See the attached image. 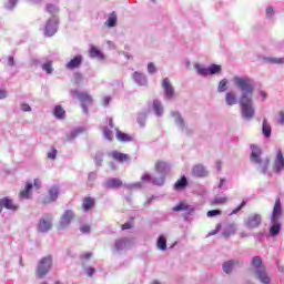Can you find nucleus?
I'll return each instance as SVG.
<instances>
[{"instance_id":"603ef678","label":"nucleus","mask_w":284,"mask_h":284,"mask_svg":"<svg viewBox=\"0 0 284 284\" xmlns=\"http://www.w3.org/2000/svg\"><path fill=\"white\" fill-rule=\"evenodd\" d=\"M21 110H22V112H32V108L28 103H22Z\"/></svg>"},{"instance_id":"1a4fd4ad","label":"nucleus","mask_w":284,"mask_h":284,"mask_svg":"<svg viewBox=\"0 0 284 284\" xmlns=\"http://www.w3.org/2000/svg\"><path fill=\"white\" fill-rule=\"evenodd\" d=\"M50 230H52V215L45 214L41 217L38 224V232L45 234L47 232H50Z\"/></svg>"},{"instance_id":"393cba45","label":"nucleus","mask_w":284,"mask_h":284,"mask_svg":"<svg viewBox=\"0 0 284 284\" xmlns=\"http://www.w3.org/2000/svg\"><path fill=\"white\" fill-rule=\"evenodd\" d=\"M174 121H175V124L180 128V130H185V121L183 120V116H181V113L176 112V111H173L171 112Z\"/></svg>"},{"instance_id":"dca6fc26","label":"nucleus","mask_w":284,"mask_h":284,"mask_svg":"<svg viewBox=\"0 0 284 284\" xmlns=\"http://www.w3.org/2000/svg\"><path fill=\"white\" fill-rule=\"evenodd\" d=\"M106 190H119L123 185V181L118 178H110L103 183Z\"/></svg>"},{"instance_id":"f03ea898","label":"nucleus","mask_w":284,"mask_h":284,"mask_svg":"<svg viewBox=\"0 0 284 284\" xmlns=\"http://www.w3.org/2000/svg\"><path fill=\"white\" fill-rule=\"evenodd\" d=\"M252 267L254 268V275L257 281L262 284H270L272 280L270 275H267V271L265 270V265H263V260L261 256H254L251 262Z\"/></svg>"},{"instance_id":"864d4df0","label":"nucleus","mask_w":284,"mask_h":284,"mask_svg":"<svg viewBox=\"0 0 284 284\" xmlns=\"http://www.w3.org/2000/svg\"><path fill=\"white\" fill-rule=\"evenodd\" d=\"M129 187L130 190H134V189L141 190V187H143V184L141 182H136L131 184Z\"/></svg>"},{"instance_id":"4be33fe9","label":"nucleus","mask_w":284,"mask_h":284,"mask_svg":"<svg viewBox=\"0 0 284 284\" xmlns=\"http://www.w3.org/2000/svg\"><path fill=\"white\" fill-rule=\"evenodd\" d=\"M193 176H197L202 179L203 176H207V170L203 166V164H197L192 168Z\"/></svg>"},{"instance_id":"c85d7f7f","label":"nucleus","mask_w":284,"mask_h":284,"mask_svg":"<svg viewBox=\"0 0 284 284\" xmlns=\"http://www.w3.org/2000/svg\"><path fill=\"white\" fill-rule=\"evenodd\" d=\"M83 132H85L84 128H78V129L71 131L67 135V141H74V139H77V136H79V134H83Z\"/></svg>"},{"instance_id":"5fc2aeb1","label":"nucleus","mask_w":284,"mask_h":284,"mask_svg":"<svg viewBox=\"0 0 284 284\" xmlns=\"http://www.w3.org/2000/svg\"><path fill=\"white\" fill-rule=\"evenodd\" d=\"M48 159H51L52 161H54V159H57V150L53 149L51 152L48 153Z\"/></svg>"},{"instance_id":"680f3d73","label":"nucleus","mask_w":284,"mask_h":284,"mask_svg":"<svg viewBox=\"0 0 284 284\" xmlns=\"http://www.w3.org/2000/svg\"><path fill=\"white\" fill-rule=\"evenodd\" d=\"M33 186L36 187V190H40L41 189V180L36 179L33 182Z\"/></svg>"},{"instance_id":"5701e85b","label":"nucleus","mask_w":284,"mask_h":284,"mask_svg":"<svg viewBox=\"0 0 284 284\" xmlns=\"http://www.w3.org/2000/svg\"><path fill=\"white\" fill-rule=\"evenodd\" d=\"M241 263L243 262H240L236 260H230L222 265V270L223 272H225V274H231L232 270H234V265H241Z\"/></svg>"},{"instance_id":"a19ab883","label":"nucleus","mask_w":284,"mask_h":284,"mask_svg":"<svg viewBox=\"0 0 284 284\" xmlns=\"http://www.w3.org/2000/svg\"><path fill=\"white\" fill-rule=\"evenodd\" d=\"M90 57L91 59H103V53L95 47H92L90 49Z\"/></svg>"},{"instance_id":"ea45409f","label":"nucleus","mask_w":284,"mask_h":284,"mask_svg":"<svg viewBox=\"0 0 284 284\" xmlns=\"http://www.w3.org/2000/svg\"><path fill=\"white\" fill-rule=\"evenodd\" d=\"M45 12H49V14H52V17H54L59 13V7H57V4L48 3L45 6Z\"/></svg>"},{"instance_id":"2f4dec72","label":"nucleus","mask_w":284,"mask_h":284,"mask_svg":"<svg viewBox=\"0 0 284 284\" xmlns=\"http://www.w3.org/2000/svg\"><path fill=\"white\" fill-rule=\"evenodd\" d=\"M153 110L156 116H163V104L159 100L153 101Z\"/></svg>"},{"instance_id":"aec40b11","label":"nucleus","mask_w":284,"mask_h":284,"mask_svg":"<svg viewBox=\"0 0 284 284\" xmlns=\"http://www.w3.org/2000/svg\"><path fill=\"white\" fill-rule=\"evenodd\" d=\"M173 212H185L192 214L194 212V206L186 204L185 202H180L173 207Z\"/></svg>"},{"instance_id":"412c9836","label":"nucleus","mask_w":284,"mask_h":284,"mask_svg":"<svg viewBox=\"0 0 284 284\" xmlns=\"http://www.w3.org/2000/svg\"><path fill=\"white\" fill-rule=\"evenodd\" d=\"M83 63V57L77 55L65 65L67 70H77Z\"/></svg>"},{"instance_id":"e433bc0d","label":"nucleus","mask_w":284,"mask_h":284,"mask_svg":"<svg viewBox=\"0 0 284 284\" xmlns=\"http://www.w3.org/2000/svg\"><path fill=\"white\" fill-rule=\"evenodd\" d=\"M158 248L162 252H165L168 250V240L165 239V236L161 235L158 239Z\"/></svg>"},{"instance_id":"7c9ffc66","label":"nucleus","mask_w":284,"mask_h":284,"mask_svg":"<svg viewBox=\"0 0 284 284\" xmlns=\"http://www.w3.org/2000/svg\"><path fill=\"white\" fill-rule=\"evenodd\" d=\"M226 104L229 105H236L239 103V99H236V93L227 92L225 97Z\"/></svg>"},{"instance_id":"bf43d9fd","label":"nucleus","mask_w":284,"mask_h":284,"mask_svg":"<svg viewBox=\"0 0 284 284\" xmlns=\"http://www.w3.org/2000/svg\"><path fill=\"white\" fill-rule=\"evenodd\" d=\"M217 232H221V224H217L215 230L209 233V236H214V234H217Z\"/></svg>"},{"instance_id":"58836bf2","label":"nucleus","mask_w":284,"mask_h":284,"mask_svg":"<svg viewBox=\"0 0 284 284\" xmlns=\"http://www.w3.org/2000/svg\"><path fill=\"white\" fill-rule=\"evenodd\" d=\"M105 26L108 28H114V26H116V13H114V12L110 13V16L105 22Z\"/></svg>"},{"instance_id":"e2e57ef3","label":"nucleus","mask_w":284,"mask_h":284,"mask_svg":"<svg viewBox=\"0 0 284 284\" xmlns=\"http://www.w3.org/2000/svg\"><path fill=\"white\" fill-rule=\"evenodd\" d=\"M277 123H280V125H284V112L283 111L280 112V119L277 120Z\"/></svg>"},{"instance_id":"4d7b16f0","label":"nucleus","mask_w":284,"mask_h":284,"mask_svg":"<svg viewBox=\"0 0 284 284\" xmlns=\"http://www.w3.org/2000/svg\"><path fill=\"white\" fill-rule=\"evenodd\" d=\"M82 234H90V226L89 225H83L80 227Z\"/></svg>"},{"instance_id":"c9c22d12","label":"nucleus","mask_w":284,"mask_h":284,"mask_svg":"<svg viewBox=\"0 0 284 284\" xmlns=\"http://www.w3.org/2000/svg\"><path fill=\"white\" fill-rule=\"evenodd\" d=\"M82 207H83L84 212H88L89 210H92V207H94V199L85 197L83 200Z\"/></svg>"},{"instance_id":"8fccbe9b","label":"nucleus","mask_w":284,"mask_h":284,"mask_svg":"<svg viewBox=\"0 0 284 284\" xmlns=\"http://www.w3.org/2000/svg\"><path fill=\"white\" fill-rule=\"evenodd\" d=\"M145 119H146L145 113H140L138 115V123H139V125H141V128H143V125H145Z\"/></svg>"},{"instance_id":"ddd939ff","label":"nucleus","mask_w":284,"mask_h":284,"mask_svg":"<svg viewBox=\"0 0 284 284\" xmlns=\"http://www.w3.org/2000/svg\"><path fill=\"white\" fill-rule=\"evenodd\" d=\"M273 171L276 174H281V172H284V156L283 152L281 150L277 151L276 158L273 165Z\"/></svg>"},{"instance_id":"4468645a","label":"nucleus","mask_w":284,"mask_h":284,"mask_svg":"<svg viewBox=\"0 0 284 284\" xmlns=\"http://www.w3.org/2000/svg\"><path fill=\"white\" fill-rule=\"evenodd\" d=\"M142 181H146L148 183H152L153 185H164L165 184V175L160 174L159 176H153L150 174L142 175Z\"/></svg>"},{"instance_id":"a878e982","label":"nucleus","mask_w":284,"mask_h":284,"mask_svg":"<svg viewBox=\"0 0 284 284\" xmlns=\"http://www.w3.org/2000/svg\"><path fill=\"white\" fill-rule=\"evenodd\" d=\"M262 134L266 139H270L272 136V125H270V122L267 121V119L263 120V123H262Z\"/></svg>"},{"instance_id":"69168bd1","label":"nucleus","mask_w":284,"mask_h":284,"mask_svg":"<svg viewBox=\"0 0 284 284\" xmlns=\"http://www.w3.org/2000/svg\"><path fill=\"white\" fill-rule=\"evenodd\" d=\"M273 14H274V8L268 7V8L266 9V17H272Z\"/></svg>"},{"instance_id":"de8ad7c7","label":"nucleus","mask_w":284,"mask_h":284,"mask_svg":"<svg viewBox=\"0 0 284 284\" xmlns=\"http://www.w3.org/2000/svg\"><path fill=\"white\" fill-rule=\"evenodd\" d=\"M206 216L209 219H214V216H221V210H211L207 211Z\"/></svg>"},{"instance_id":"338daca9","label":"nucleus","mask_w":284,"mask_h":284,"mask_svg":"<svg viewBox=\"0 0 284 284\" xmlns=\"http://www.w3.org/2000/svg\"><path fill=\"white\" fill-rule=\"evenodd\" d=\"M97 179V173L91 172L89 173V181H94Z\"/></svg>"},{"instance_id":"0e129e2a","label":"nucleus","mask_w":284,"mask_h":284,"mask_svg":"<svg viewBox=\"0 0 284 284\" xmlns=\"http://www.w3.org/2000/svg\"><path fill=\"white\" fill-rule=\"evenodd\" d=\"M8 65H9L10 68L14 67V57L10 55V57L8 58Z\"/></svg>"},{"instance_id":"6e6552de","label":"nucleus","mask_w":284,"mask_h":284,"mask_svg":"<svg viewBox=\"0 0 284 284\" xmlns=\"http://www.w3.org/2000/svg\"><path fill=\"white\" fill-rule=\"evenodd\" d=\"M57 30H59V18H57V16H52L44 27V37H54V34H57Z\"/></svg>"},{"instance_id":"0eeeda50","label":"nucleus","mask_w":284,"mask_h":284,"mask_svg":"<svg viewBox=\"0 0 284 284\" xmlns=\"http://www.w3.org/2000/svg\"><path fill=\"white\" fill-rule=\"evenodd\" d=\"M73 97H77L81 102V108L84 114H88V105H92V95L87 92H80L78 90L73 91Z\"/></svg>"},{"instance_id":"6e6d98bb","label":"nucleus","mask_w":284,"mask_h":284,"mask_svg":"<svg viewBox=\"0 0 284 284\" xmlns=\"http://www.w3.org/2000/svg\"><path fill=\"white\" fill-rule=\"evenodd\" d=\"M17 3H18V0H9L7 8L9 10H12V8H14V6H17Z\"/></svg>"},{"instance_id":"2eb2a0df","label":"nucleus","mask_w":284,"mask_h":284,"mask_svg":"<svg viewBox=\"0 0 284 284\" xmlns=\"http://www.w3.org/2000/svg\"><path fill=\"white\" fill-rule=\"evenodd\" d=\"M261 222H262L261 215L252 214L246 219L245 225L248 227V230H254V227H258V225H261Z\"/></svg>"},{"instance_id":"9d476101","label":"nucleus","mask_w":284,"mask_h":284,"mask_svg":"<svg viewBox=\"0 0 284 284\" xmlns=\"http://www.w3.org/2000/svg\"><path fill=\"white\" fill-rule=\"evenodd\" d=\"M74 220V211L67 210L60 217V230H65L69 227L70 223Z\"/></svg>"},{"instance_id":"a211bd4d","label":"nucleus","mask_w":284,"mask_h":284,"mask_svg":"<svg viewBox=\"0 0 284 284\" xmlns=\"http://www.w3.org/2000/svg\"><path fill=\"white\" fill-rule=\"evenodd\" d=\"M235 234H236V224L231 223V224L224 225L222 230V236L224 239H230V236H234Z\"/></svg>"},{"instance_id":"a18cd8bd","label":"nucleus","mask_w":284,"mask_h":284,"mask_svg":"<svg viewBox=\"0 0 284 284\" xmlns=\"http://www.w3.org/2000/svg\"><path fill=\"white\" fill-rule=\"evenodd\" d=\"M103 135H104V139H106V141H112L114 139V134H112V132L110 131V128L108 126L103 129Z\"/></svg>"},{"instance_id":"f3484780","label":"nucleus","mask_w":284,"mask_h":284,"mask_svg":"<svg viewBox=\"0 0 284 284\" xmlns=\"http://www.w3.org/2000/svg\"><path fill=\"white\" fill-rule=\"evenodd\" d=\"M132 79L134 83H136V85H140V87L148 85V77H145V74H143L142 72L135 71L132 74Z\"/></svg>"},{"instance_id":"f8f14e48","label":"nucleus","mask_w":284,"mask_h":284,"mask_svg":"<svg viewBox=\"0 0 284 284\" xmlns=\"http://www.w3.org/2000/svg\"><path fill=\"white\" fill-rule=\"evenodd\" d=\"M162 88L164 90L165 99L168 101H171V99H174V87L172 85V82H170V78L163 79Z\"/></svg>"},{"instance_id":"09e8293b","label":"nucleus","mask_w":284,"mask_h":284,"mask_svg":"<svg viewBox=\"0 0 284 284\" xmlns=\"http://www.w3.org/2000/svg\"><path fill=\"white\" fill-rule=\"evenodd\" d=\"M244 205H247V202L245 200H243L242 203L231 212V216L234 214H239V212L243 210Z\"/></svg>"},{"instance_id":"7ed1b4c3","label":"nucleus","mask_w":284,"mask_h":284,"mask_svg":"<svg viewBox=\"0 0 284 284\" xmlns=\"http://www.w3.org/2000/svg\"><path fill=\"white\" fill-rule=\"evenodd\" d=\"M282 214H283V209L281 207V199H276L272 217H271V223H272V226L270 229L271 236H278V234L281 233V223H278V221L281 220Z\"/></svg>"},{"instance_id":"052dcab7","label":"nucleus","mask_w":284,"mask_h":284,"mask_svg":"<svg viewBox=\"0 0 284 284\" xmlns=\"http://www.w3.org/2000/svg\"><path fill=\"white\" fill-rule=\"evenodd\" d=\"M85 272H87V275L94 276L95 270L94 267H87Z\"/></svg>"},{"instance_id":"9b49d317","label":"nucleus","mask_w":284,"mask_h":284,"mask_svg":"<svg viewBox=\"0 0 284 284\" xmlns=\"http://www.w3.org/2000/svg\"><path fill=\"white\" fill-rule=\"evenodd\" d=\"M132 247V241L128 237L118 239L114 242L115 252H123V250H130Z\"/></svg>"},{"instance_id":"473e14b6","label":"nucleus","mask_w":284,"mask_h":284,"mask_svg":"<svg viewBox=\"0 0 284 284\" xmlns=\"http://www.w3.org/2000/svg\"><path fill=\"white\" fill-rule=\"evenodd\" d=\"M53 114L55 116V119H65V110H63V106L61 105H55L54 110H53Z\"/></svg>"},{"instance_id":"49530a36","label":"nucleus","mask_w":284,"mask_h":284,"mask_svg":"<svg viewBox=\"0 0 284 284\" xmlns=\"http://www.w3.org/2000/svg\"><path fill=\"white\" fill-rule=\"evenodd\" d=\"M227 90V79H223L217 87V92H225Z\"/></svg>"},{"instance_id":"cd10ccee","label":"nucleus","mask_w":284,"mask_h":284,"mask_svg":"<svg viewBox=\"0 0 284 284\" xmlns=\"http://www.w3.org/2000/svg\"><path fill=\"white\" fill-rule=\"evenodd\" d=\"M264 63L268 64H277V65H283L284 64V58H274V57H263Z\"/></svg>"},{"instance_id":"6ab92c4d","label":"nucleus","mask_w":284,"mask_h":284,"mask_svg":"<svg viewBox=\"0 0 284 284\" xmlns=\"http://www.w3.org/2000/svg\"><path fill=\"white\" fill-rule=\"evenodd\" d=\"M155 170L158 174H162V176H168L170 172V164L168 162L159 161L155 164Z\"/></svg>"},{"instance_id":"774afa93","label":"nucleus","mask_w":284,"mask_h":284,"mask_svg":"<svg viewBox=\"0 0 284 284\" xmlns=\"http://www.w3.org/2000/svg\"><path fill=\"white\" fill-rule=\"evenodd\" d=\"M8 97V92L6 90H0V99H6Z\"/></svg>"},{"instance_id":"20e7f679","label":"nucleus","mask_w":284,"mask_h":284,"mask_svg":"<svg viewBox=\"0 0 284 284\" xmlns=\"http://www.w3.org/2000/svg\"><path fill=\"white\" fill-rule=\"evenodd\" d=\"M251 163H255V165H258L262 174H265L267 172V166L270 165V159H262L261 158V148L256 145H251Z\"/></svg>"},{"instance_id":"f704fd0d","label":"nucleus","mask_w":284,"mask_h":284,"mask_svg":"<svg viewBox=\"0 0 284 284\" xmlns=\"http://www.w3.org/2000/svg\"><path fill=\"white\" fill-rule=\"evenodd\" d=\"M32 183H27L26 190L20 192V199H30V195L32 194Z\"/></svg>"},{"instance_id":"423d86ee","label":"nucleus","mask_w":284,"mask_h":284,"mask_svg":"<svg viewBox=\"0 0 284 284\" xmlns=\"http://www.w3.org/2000/svg\"><path fill=\"white\" fill-rule=\"evenodd\" d=\"M195 70L201 77H210V74H219V72H221V65L212 64L205 68L202 64H195Z\"/></svg>"},{"instance_id":"79ce46f5","label":"nucleus","mask_w":284,"mask_h":284,"mask_svg":"<svg viewBox=\"0 0 284 284\" xmlns=\"http://www.w3.org/2000/svg\"><path fill=\"white\" fill-rule=\"evenodd\" d=\"M226 202V196H215L214 200L211 202V205H225Z\"/></svg>"},{"instance_id":"4c0bfd02","label":"nucleus","mask_w":284,"mask_h":284,"mask_svg":"<svg viewBox=\"0 0 284 284\" xmlns=\"http://www.w3.org/2000/svg\"><path fill=\"white\" fill-rule=\"evenodd\" d=\"M2 207H6L7 210H17V205H14V202L9 197L2 199Z\"/></svg>"},{"instance_id":"72a5a7b5","label":"nucleus","mask_w":284,"mask_h":284,"mask_svg":"<svg viewBox=\"0 0 284 284\" xmlns=\"http://www.w3.org/2000/svg\"><path fill=\"white\" fill-rule=\"evenodd\" d=\"M184 187H187V178L183 175L180 180H178L174 184L175 190H184Z\"/></svg>"},{"instance_id":"37998d69","label":"nucleus","mask_w":284,"mask_h":284,"mask_svg":"<svg viewBox=\"0 0 284 284\" xmlns=\"http://www.w3.org/2000/svg\"><path fill=\"white\" fill-rule=\"evenodd\" d=\"M93 159L97 168H101L103 164V152H97Z\"/></svg>"},{"instance_id":"c756f323","label":"nucleus","mask_w":284,"mask_h":284,"mask_svg":"<svg viewBox=\"0 0 284 284\" xmlns=\"http://www.w3.org/2000/svg\"><path fill=\"white\" fill-rule=\"evenodd\" d=\"M112 158L115 161H119L120 163H123V161H130V155H128L125 153L118 152V151H114L112 153Z\"/></svg>"},{"instance_id":"13d9d810","label":"nucleus","mask_w":284,"mask_h":284,"mask_svg":"<svg viewBox=\"0 0 284 284\" xmlns=\"http://www.w3.org/2000/svg\"><path fill=\"white\" fill-rule=\"evenodd\" d=\"M110 101H112L111 97H104L103 99V105L104 108H108V105H110Z\"/></svg>"},{"instance_id":"c03bdc74","label":"nucleus","mask_w":284,"mask_h":284,"mask_svg":"<svg viewBox=\"0 0 284 284\" xmlns=\"http://www.w3.org/2000/svg\"><path fill=\"white\" fill-rule=\"evenodd\" d=\"M42 70L47 72V74H52L54 69L52 68V61H48L47 63L42 64Z\"/></svg>"},{"instance_id":"f257e3e1","label":"nucleus","mask_w":284,"mask_h":284,"mask_svg":"<svg viewBox=\"0 0 284 284\" xmlns=\"http://www.w3.org/2000/svg\"><path fill=\"white\" fill-rule=\"evenodd\" d=\"M233 83L240 90V110L241 116L245 121H252L256 110L254 109V80L247 77H235Z\"/></svg>"},{"instance_id":"b1692460","label":"nucleus","mask_w":284,"mask_h":284,"mask_svg":"<svg viewBox=\"0 0 284 284\" xmlns=\"http://www.w3.org/2000/svg\"><path fill=\"white\" fill-rule=\"evenodd\" d=\"M59 199V186L54 185L49 190V197L44 201V203H54Z\"/></svg>"},{"instance_id":"39448f33","label":"nucleus","mask_w":284,"mask_h":284,"mask_svg":"<svg viewBox=\"0 0 284 284\" xmlns=\"http://www.w3.org/2000/svg\"><path fill=\"white\" fill-rule=\"evenodd\" d=\"M52 255H47L39 261L37 267V275L39 276V278H43V276L50 273V271L52 270Z\"/></svg>"},{"instance_id":"bb28decb","label":"nucleus","mask_w":284,"mask_h":284,"mask_svg":"<svg viewBox=\"0 0 284 284\" xmlns=\"http://www.w3.org/2000/svg\"><path fill=\"white\" fill-rule=\"evenodd\" d=\"M115 136L121 143H130V141H132V138L129 134L121 132L119 129H115Z\"/></svg>"},{"instance_id":"3c124183","label":"nucleus","mask_w":284,"mask_h":284,"mask_svg":"<svg viewBox=\"0 0 284 284\" xmlns=\"http://www.w3.org/2000/svg\"><path fill=\"white\" fill-rule=\"evenodd\" d=\"M148 72H149V74H156V65H154L153 62H150L148 64Z\"/></svg>"}]
</instances>
